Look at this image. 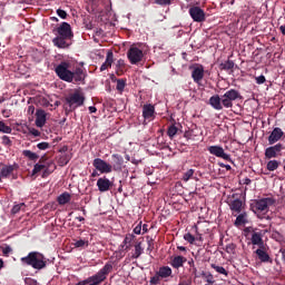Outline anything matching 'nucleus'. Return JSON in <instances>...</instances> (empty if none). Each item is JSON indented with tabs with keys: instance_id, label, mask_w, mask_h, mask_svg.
Here are the masks:
<instances>
[{
	"instance_id": "obj_1",
	"label": "nucleus",
	"mask_w": 285,
	"mask_h": 285,
	"mask_svg": "<svg viewBox=\"0 0 285 285\" xmlns=\"http://www.w3.org/2000/svg\"><path fill=\"white\" fill-rule=\"evenodd\" d=\"M57 37L52 39L53 46L56 48H60L62 50H68L72 46V38L75 33H72V27L70 23L62 22L57 29Z\"/></svg>"
},
{
	"instance_id": "obj_2",
	"label": "nucleus",
	"mask_w": 285,
	"mask_h": 285,
	"mask_svg": "<svg viewBox=\"0 0 285 285\" xmlns=\"http://www.w3.org/2000/svg\"><path fill=\"white\" fill-rule=\"evenodd\" d=\"M22 266H31L35 271H43L48 266V258L40 252H30L20 258Z\"/></svg>"
},
{
	"instance_id": "obj_3",
	"label": "nucleus",
	"mask_w": 285,
	"mask_h": 285,
	"mask_svg": "<svg viewBox=\"0 0 285 285\" xmlns=\"http://www.w3.org/2000/svg\"><path fill=\"white\" fill-rule=\"evenodd\" d=\"M65 100L69 106V109L66 108V112H72V110H77V108H81V106H83L86 102V95L81 89H76L72 94H69Z\"/></svg>"
},
{
	"instance_id": "obj_4",
	"label": "nucleus",
	"mask_w": 285,
	"mask_h": 285,
	"mask_svg": "<svg viewBox=\"0 0 285 285\" xmlns=\"http://www.w3.org/2000/svg\"><path fill=\"white\" fill-rule=\"evenodd\" d=\"M274 204V198H261L253 200V203L250 204V208L253 213H268L271 206H273Z\"/></svg>"
},
{
	"instance_id": "obj_5",
	"label": "nucleus",
	"mask_w": 285,
	"mask_h": 285,
	"mask_svg": "<svg viewBox=\"0 0 285 285\" xmlns=\"http://www.w3.org/2000/svg\"><path fill=\"white\" fill-rule=\"evenodd\" d=\"M112 272V264L107 263L99 272L91 276V281L87 285H101L108 278V274Z\"/></svg>"
},
{
	"instance_id": "obj_6",
	"label": "nucleus",
	"mask_w": 285,
	"mask_h": 285,
	"mask_svg": "<svg viewBox=\"0 0 285 285\" xmlns=\"http://www.w3.org/2000/svg\"><path fill=\"white\" fill-rule=\"evenodd\" d=\"M55 72L62 81L72 83V71L70 70V62L62 61L56 67Z\"/></svg>"
},
{
	"instance_id": "obj_7",
	"label": "nucleus",
	"mask_w": 285,
	"mask_h": 285,
	"mask_svg": "<svg viewBox=\"0 0 285 285\" xmlns=\"http://www.w3.org/2000/svg\"><path fill=\"white\" fill-rule=\"evenodd\" d=\"M242 99V95L236 89H229L222 96V105L224 108H233V101Z\"/></svg>"
},
{
	"instance_id": "obj_8",
	"label": "nucleus",
	"mask_w": 285,
	"mask_h": 285,
	"mask_svg": "<svg viewBox=\"0 0 285 285\" xmlns=\"http://www.w3.org/2000/svg\"><path fill=\"white\" fill-rule=\"evenodd\" d=\"M127 58L131 66H137V63L144 60V51L137 47H130L127 51Z\"/></svg>"
},
{
	"instance_id": "obj_9",
	"label": "nucleus",
	"mask_w": 285,
	"mask_h": 285,
	"mask_svg": "<svg viewBox=\"0 0 285 285\" xmlns=\"http://www.w3.org/2000/svg\"><path fill=\"white\" fill-rule=\"evenodd\" d=\"M92 166L96 168V170L101 173V175H108L112 173V165L106 163V160L101 158L94 159Z\"/></svg>"
},
{
	"instance_id": "obj_10",
	"label": "nucleus",
	"mask_w": 285,
	"mask_h": 285,
	"mask_svg": "<svg viewBox=\"0 0 285 285\" xmlns=\"http://www.w3.org/2000/svg\"><path fill=\"white\" fill-rule=\"evenodd\" d=\"M207 150L210 155H214V157L225 159V161H230V164H233V159L230 158V155L224 151V147L215 145V146H209Z\"/></svg>"
},
{
	"instance_id": "obj_11",
	"label": "nucleus",
	"mask_w": 285,
	"mask_h": 285,
	"mask_svg": "<svg viewBox=\"0 0 285 285\" xmlns=\"http://www.w3.org/2000/svg\"><path fill=\"white\" fill-rule=\"evenodd\" d=\"M282 150H284V145H282L281 142L267 147L265 149V159H275L277 157H282Z\"/></svg>"
},
{
	"instance_id": "obj_12",
	"label": "nucleus",
	"mask_w": 285,
	"mask_h": 285,
	"mask_svg": "<svg viewBox=\"0 0 285 285\" xmlns=\"http://www.w3.org/2000/svg\"><path fill=\"white\" fill-rule=\"evenodd\" d=\"M189 17H191L193 21L196 23H204V21H206V12L200 7L189 8Z\"/></svg>"
},
{
	"instance_id": "obj_13",
	"label": "nucleus",
	"mask_w": 285,
	"mask_h": 285,
	"mask_svg": "<svg viewBox=\"0 0 285 285\" xmlns=\"http://www.w3.org/2000/svg\"><path fill=\"white\" fill-rule=\"evenodd\" d=\"M111 173H121L124 170V156L119 154L111 155Z\"/></svg>"
},
{
	"instance_id": "obj_14",
	"label": "nucleus",
	"mask_w": 285,
	"mask_h": 285,
	"mask_svg": "<svg viewBox=\"0 0 285 285\" xmlns=\"http://www.w3.org/2000/svg\"><path fill=\"white\" fill-rule=\"evenodd\" d=\"M14 170H19V165L14 163L13 165H3L0 168V179H8Z\"/></svg>"
},
{
	"instance_id": "obj_15",
	"label": "nucleus",
	"mask_w": 285,
	"mask_h": 285,
	"mask_svg": "<svg viewBox=\"0 0 285 285\" xmlns=\"http://www.w3.org/2000/svg\"><path fill=\"white\" fill-rule=\"evenodd\" d=\"M235 197H237V194L232 195L233 200L228 202V206L233 213H236L237 215H239V213H242L244 203L242 202V199L235 198Z\"/></svg>"
},
{
	"instance_id": "obj_16",
	"label": "nucleus",
	"mask_w": 285,
	"mask_h": 285,
	"mask_svg": "<svg viewBox=\"0 0 285 285\" xmlns=\"http://www.w3.org/2000/svg\"><path fill=\"white\" fill-rule=\"evenodd\" d=\"M112 186H115V184L110 181V179H108L106 176L97 180V187L100 193H108Z\"/></svg>"
},
{
	"instance_id": "obj_17",
	"label": "nucleus",
	"mask_w": 285,
	"mask_h": 285,
	"mask_svg": "<svg viewBox=\"0 0 285 285\" xmlns=\"http://www.w3.org/2000/svg\"><path fill=\"white\" fill-rule=\"evenodd\" d=\"M86 77H88V73H86V69L77 67L75 71H72L71 83L72 81H76V83L83 82L86 81Z\"/></svg>"
},
{
	"instance_id": "obj_18",
	"label": "nucleus",
	"mask_w": 285,
	"mask_h": 285,
	"mask_svg": "<svg viewBox=\"0 0 285 285\" xmlns=\"http://www.w3.org/2000/svg\"><path fill=\"white\" fill-rule=\"evenodd\" d=\"M188 262V258L181 256V255H176L170 257L169 264L171 267H174L176 271H179V268H184V265Z\"/></svg>"
},
{
	"instance_id": "obj_19",
	"label": "nucleus",
	"mask_w": 285,
	"mask_h": 285,
	"mask_svg": "<svg viewBox=\"0 0 285 285\" xmlns=\"http://www.w3.org/2000/svg\"><path fill=\"white\" fill-rule=\"evenodd\" d=\"M191 79L194 80L195 83H202V81L204 80V66L203 65H197L196 67L193 68Z\"/></svg>"
},
{
	"instance_id": "obj_20",
	"label": "nucleus",
	"mask_w": 285,
	"mask_h": 285,
	"mask_svg": "<svg viewBox=\"0 0 285 285\" xmlns=\"http://www.w3.org/2000/svg\"><path fill=\"white\" fill-rule=\"evenodd\" d=\"M142 117L146 121L155 119V105L147 104L142 106Z\"/></svg>"
},
{
	"instance_id": "obj_21",
	"label": "nucleus",
	"mask_w": 285,
	"mask_h": 285,
	"mask_svg": "<svg viewBox=\"0 0 285 285\" xmlns=\"http://www.w3.org/2000/svg\"><path fill=\"white\" fill-rule=\"evenodd\" d=\"M284 137V131L279 127H275L271 135L268 136V144L269 146H273V144H277L279 139Z\"/></svg>"
},
{
	"instance_id": "obj_22",
	"label": "nucleus",
	"mask_w": 285,
	"mask_h": 285,
	"mask_svg": "<svg viewBox=\"0 0 285 285\" xmlns=\"http://www.w3.org/2000/svg\"><path fill=\"white\" fill-rule=\"evenodd\" d=\"M46 110L43 109H37L36 111V126L37 128H43L46 126Z\"/></svg>"
},
{
	"instance_id": "obj_23",
	"label": "nucleus",
	"mask_w": 285,
	"mask_h": 285,
	"mask_svg": "<svg viewBox=\"0 0 285 285\" xmlns=\"http://www.w3.org/2000/svg\"><path fill=\"white\" fill-rule=\"evenodd\" d=\"M209 106H212L214 110H224V105L222 104V97H219V95H214L209 98Z\"/></svg>"
},
{
	"instance_id": "obj_24",
	"label": "nucleus",
	"mask_w": 285,
	"mask_h": 285,
	"mask_svg": "<svg viewBox=\"0 0 285 285\" xmlns=\"http://www.w3.org/2000/svg\"><path fill=\"white\" fill-rule=\"evenodd\" d=\"M112 61H115V55L109 50L107 52L106 61L100 67V72L108 70V68H112Z\"/></svg>"
},
{
	"instance_id": "obj_25",
	"label": "nucleus",
	"mask_w": 285,
	"mask_h": 285,
	"mask_svg": "<svg viewBox=\"0 0 285 285\" xmlns=\"http://www.w3.org/2000/svg\"><path fill=\"white\" fill-rule=\"evenodd\" d=\"M156 273H158L161 279L173 277V268H170L169 266H161Z\"/></svg>"
},
{
	"instance_id": "obj_26",
	"label": "nucleus",
	"mask_w": 285,
	"mask_h": 285,
	"mask_svg": "<svg viewBox=\"0 0 285 285\" xmlns=\"http://www.w3.org/2000/svg\"><path fill=\"white\" fill-rule=\"evenodd\" d=\"M255 253H256L258 259H259L261 262H263L264 264H266V263H268V262H273V261L271 259V255H268V253H266V250H264L262 247L258 248V249H256Z\"/></svg>"
},
{
	"instance_id": "obj_27",
	"label": "nucleus",
	"mask_w": 285,
	"mask_h": 285,
	"mask_svg": "<svg viewBox=\"0 0 285 285\" xmlns=\"http://www.w3.org/2000/svg\"><path fill=\"white\" fill-rule=\"evenodd\" d=\"M70 199H72V196L68 191H65L58 196L57 202L59 206H66V204H70Z\"/></svg>"
},
{
	"instance_id": "obj_28",
	"label": "nucleus",
	"mask_w": 285,
	"mask_h": 285,
	"mask_svg": "<svg viewBox=\"0 0 285 285\" xmlns=\"http://www.w3.org/2000/svg\"><path fill=\"white\" fill-rule=\"evenodd\" d=\"M244 224H248V214L246 212L239 213L236 217L234 226H244Z\"/></svg>"
},
{
	"instance_id": "obj_29",
	"label": "nucleus",
	"mask_w": 285,
	"mask_h": 285,
	"mask_svg": "<svg viewBox=\"0 0 285 285\" xmlns=\"http://www.w3.org/2000/svg\"><path fill=\"white\" fill-rule=\"evenodd\" d=\"M252 244L254 246H261V248H264V240L262 239V235L259 233H254L252 235Z\"/></svg>"
},
{
	"instance_id": "obj_30",
	"label": "nucleus",
	"mask_w": 285,
	"mask_h": 285,
	"mask_svg": "<svg viewBox=\"0 0 285 285\" xmlns=\"http://www.w3.org/2000/svg\"><path fill=\"white\" fill-rule=\"evenodd\" d=\"M135 240V235L132 234H127L125 236V239L122 242V244L120 245L121 248H124L125 246V250H128L130 248V244H132V242Z\"/></svg>"
},
{
	"instance_id": "obj_31",
	"label": "nucleus",
	"mask_w": 285,
	"mask_h": 285,
	"mask_svg": "<svg viewBox=\"0 0 285 285\" xmlns=\"http://www.w3.org/2000/svg\"><path fill=\"white\" fill-rule=\"evenodd\" d=\"M279 166H282V161L279 160H269L267 163V170H269V173H274V170H277V168H279Z\"/></svg>"
},
{
	"instance_id": "obj_32",
	"label": "nucleus",
	"mask_w": 285,
	"mask_h": 285,
	"mask_svg": "<svg viewBox=\"0 0 285 285\" xmlns=\"http://www.w3.org/2000/svg\"><path fill=\"white\" fill-rule=\"evenodd\" d=\"M142 253H144V248L141 247V243H137L135 245V253L131 255V258L139 259V257H141Z\"/></svg>"
},
{
	"instance_id": "obj_33",
	"label": "nucleus",
	"mask_w": 285,
	"mask_h": 285,
	"mask_svg": "<svg viewBox=\"0 0 285 285\" xmlns=\"http://www.w3.org/2000/svg\"><path fill=\"white\" fill-rule=\"evenodd\" d=\"M23 157H27L30 161H37L39 159V155L26 149L22 151Z\"/></svg>"
},
{
	"instance_id": "obj_34",
	"label": "nucleus",
	"mask_w": 285,
	"mask_h": 285,
	"mask_svg": "<svg viewBox=\"0 0 285 285\" xmlns=\"http://www.w3.org/2000/svg\"><path fill=\"white\" fill-rule=\"evenodd\" d=\"M235 68V62L233 60H227L220 63V70H233Z\"/></svg>"
},
{
	"instance_id": "obj_35",
	"label": "nucleus",
	"mask_w": 285,
	"mask_h": 285,
	"mask_svg": "<svg viewBox=\"0 0 285 285\" xmlns=\"http://www.w3.org/2000/svg\"><path fill=\"white\" fill-rule=\"evenodd\" d=\"M69 163H70V156H68V155L59 156V158H58L59 166H68Z\"/></svg>"
},
{
	"instance_id": "obj_36",
	"label": "nucleus",
	"mask_w": 285,
	"mask_h": 285,
	"mask_svg": "<svg viewBox=\"0 0 285 285\" xmlns=\"http://www.w3.org/2000/svg\"><path fill=\"white\" fill-rule=\"evenodd\" d=\"M212 268H214L216 273H219V275H225L226 277H228V272L223 266L212 264Z\"/></svg>"
},
{
	"instance_id": "obj_37",
	"label": "nucleus",
	"mask_w": 285,
	"mask_h": 285,
	"mask_svg": "<svg viewBox=\"0 0 285 285\" xmlns=\"http://www.w3.org/2000/svg\"><path fill=\"white\" fill-rule=\"evenodd\" d=\"M0 132H4L6 135H10L12 132V127L6 125V122L0 121Z\"/></svg>"
},
{
	"instance_id": "obj_38",
	"label": "nucleus",
	"mask_w": 285,
	"mask_h": 285,
	"mask_svg": "<svg viewBox=\"0 0 285 285\" xmlns=\"http://www.w3.org/2000/svg\"><path fill=\"white\" fill-rule=\"evenodd\" d=\"M178 130H179V129L177 128V126L170 125V126L168 127V130H167L168 137H169L170 139H173V137H175V135H177Z\"/></svg>"
},
{
	"instance_id": "obj_39",
	"label": "nucleus",
	"mask_w": 285,
	"mask_h": 285,
	"mask_svg": "<svg viewBox=\"0 0 285 285\" xmlns=\"http://www.w3.org/2000/svg\"><path fill=\"white\" fill-rule=\"evenodd\" d=\"M202 277H205L207 284H215V277L210 273L202 272Z\"/></svg>"
},
{
	"instance_id": "obj_40",
	"label": "nucleus",
	"mask_w": 285,
	"mask_h": 285,
	"mask_svg": "<svg viewBox=\"0 0 285 285\" xmlns=\"http://www.w3.org/2000/svg\"><path fill=\"white\" fill-rule=\"evenodd\" d=\"M125 88H126V80L125 79H117L116 90H118V92H124Z\"/></svg>"
},
{
	"instance_id": "obj_41",
	"label": "nucleus",
	"mask_w": 285,
	"mask_h": 285,
	"mask_svg": "<svg viewBox=\"0 0 285 285\" xmlns=\"http://www.w3.org/2000/svg\"><path fill=\"white\" fill-rule=\"evenodd\" d=\"M193 175H195V169H189L183 175V180L188 181L193 179Z\"/></svg>"
},
{
	"instance_id": "obj_42",
	"label": "nucleus",
	"mask_w": 285,
	"mask_h": 285,
	"mask_svg": "<svg viewBox=\"0 0 285 285\" xmlns=\"http://www.w3.org/2000/svg\"><path fill=\"white\" fill-rule=\"evenodd\" d=\"M75 248H83V246H88V240L79 239L73 243Z\"/></svg>"
},
{
	"instance_id": "obj_43",
	"label": "nucleus",
	"mask_w": 285,
	"mask_h": 285,
	"mask_svg": "<svg viewBox=\"0 0 285 285\" xmlns=\"http://www.w3.org/2000/svg\"><path fill=\"white\" fill-rule=\"evenodd\" d=\"M43 168H46V165L36 164L32 169V175H37V174L41 173V170H43Z\"/></svg>"
},
{
	"instance_id": "obj_44",
	"label": "nucleus",
	"mask_w": 285,
	"mask_h": 285,
	"mask_svg": "<svg viewBox=\"0 0 285 285\" xmlns=\"http://www.w3.org/2000/svg\"><path fill=\"white\" fill-rule=\"evenodd\" d=\"M235 248H237V246L234 243H230L226 245L225 250L229 255H233L235 253Z\"/></svg>"
},
{
	"instance_id": "obj_45",
	"label": "nucleus",
	"mask_w": 285,
	"mask_h": 285,
	"mask_svg": "<svg viewBox=\"0 0 285 285\" xmlns=\"http://www.w3.org/2000/svg\"><path fill=\"white\" fill-rule=\"evenodd\" d=\"M174 0H154V3H156V6H171Z\"/></svg>"
},
{
	"instance_id": "obj_46",
	"label": "nucleus",
	"mask_w": 285,
	"mask_h": 285,
	"mask_svg": "<svg viewBox=\"0 0 285 285\" xmlns=\"http://www.w3.org/2000/svg\"><path fill=\"white\" fill-rule=\"evenodd\" d=\"M22 208H26V204L21 203V204L14 205L11 209V213L13 215H17V213H19Z\"/></svg>"
},
{
	"instance_id": "obj_47",
	"label": "nucleus",
	"mask_w": 285,
	"mask_h": 285,
	"mask_svg": "<svg viewBox=\"0 0 285 285\" xmlns=\"http://www.w3.org/2000/svg\"><path fill=\"white\" fill-rule=\"evenodd\" d=\"M161 276L156 272L155 276L150 277L149 284L157 285L159 284Z\"/></svg>"
},
{
	"instance_id": "obj_48",
	"label": "nucleus",
	"mask_w": 285,
	"mask_h": 285,
	"mask_svg": "<svg viewBox=\"0 0 285 285\" xmlns=\"http://www.w3.org/2000/svg\"><path fill=\"white\" fill-rule=\"evenodd\" d=\"M184 239L185 242H188V244H195V237L193 236V234L187 233L184 235Z\"/></svg>"
},
{
	"instance_id": "obj_49",
	"label": "nucleus",
	"mask_w": 285,
	"mask_h": 285,
	"mask_svg": "<svg viewBox=\"0 0 285 285\" xmlns=\"http://www.w3.org/2000/svg\"><path fill=\"white\" fill-rule=\"evenodd\" d=\"M147 244H148L147 250L153 253V250L155 249V243L153 238H150V236H147Z\"/></svg>"
},
{
	"instance_id": "obj_50",
	"label": "nucleus",
	"mask_w": 285,
	"mask_h": 285,
	"mask_svg": "<svg viewBox=\"0 0 285 285\" xmlns=\"http://www.w3.org/2000/svg\"><path fill=\"white\" fill-rule=\"evenodd\" d=\"M37 148L39 150H48V148H50V144L47 141H42L37 145Z\"/></svg>"
},
{
	"instance_id": "obj_51",
	"label": "nucleus",
	"mask_w": 285,
	"mask_h": 285,
	"mask_svg": "<svg viewBox=\"0 0 285 285\" xmlns=\"http://www.w3.org/2000/svg\"><path fill=\"white\" fill-rule=\"evenodd\" d=\"M24 284L26 285H38L39 283L35 278L27 277V278H24Z\"/></svg>"
},
{
	"instance_id": "obj_52",
	"label": "nucleus",
	"mask_w": 285,
	"mask_h": 285,
	"mask_svg": "<svg viewBox=\"0 0 285 285\" xmlns=\"http://www.w3.org/2000/svg\"><path fill=\"white\" fill-rule=\"evenodd\" d=\"M178 285H193V281L190 278H180Z\"/></svg>"
},
{
	"instance_id": "obj_53",
	"label": "nucleus",
	"mask_w": 285,
	"mask_h": 285,
	"mask_svg": "<svg viewBox=\"0 0 285 285\" xmlns=\"http://www.w3.org/2000/svg\"><path fill=\"white\" fill-rule=\"evenodd\" d=\"M2 144L3 146H12V140L8 136H2Z\"/></svg>"
},
{
	"instance_id": "obj_54",
	"label": "nucleus",
	"mask_w": 285,
	"mask_h": 285,
	"mask_svg": "<svg viewBox=\"0 0 285 285\" xmlns=\"http://www.w3.org/2000/svg\"><path fill=\"white\" fill-rule=\"evenodd\" d=\"M57 14L58 17H60V19H67L68 17V13L66 12V10H62V9H58Z\"/></svg>"
},
{
	"instance_id": "obj_55",
	"label": "nucleus",
	"mask_w": 285,
	"mask_h": 285,
	"mask_svg": "<svg viewBox=\"0 0 285 285\" xmlns=\"http://www.w3.org/2000/svg\"><path fill=\"white\" fill-rule=\"evenodd\" d=\"M29 132H30V135H33V137H40L41 136V131H39L36 128H29Z\"/></svg>"
},
{
	"instance_id": "obj_56",
	"label": "nucleus",
	"mask_w": 285,
	"mask_h": 285,
	"mask_svg": "<svg viewBox=\"0 0 285 285\" xmlns=\"http://www.w3.org/2000/svg\"><path fill=\"white\" fill-rule=\"evenodd\" d=\"M256 83H258V85L266 83V77L264 75L258 76L256 78Z\"/></svg>"
},
{
	"instance_id": "obj_57",
	"label": "nucleus",
	"mask_w": 285,
	"mask_h": 285,
	"mask_svg": "<svg viewBox=\"0 0 285 285\" xmlns=\"http://www.w3.org/2000/svg\"><path fill=\"white\" fill-rule=\"evenodd\" d=\"M91 279H92V276L88 277L87 279L78 282L76 285H87V284H90V282H92Z\"/></svg>"
},
{
	"instance_id": "obj_58",
	"label": "nucleus",
	"mask_w": 285,
	"mask_h": 285,
	"mask_svg": "<svg viewBox=\"0 0 285 285\" xmlns=\"http://www.w3.org/2000/svg\"><path fill=\"white\" fill-rule=\"evenodd\" d=\"M135 235H141V222L134 228Z\"/></svg>"
},
{
	"instance_id": "obj_59",
	"label": "nucleus",
	"mask_w": 285,
	"mask_h": 285,
	"mask_svg": "<svg viewBox=\"0 0 285 285\" xmlns=\"http://www.w3.org/2000/svg\"><path fill=\"white\" fill-rule=\"evenodd\" d=\"M3 255H10L12 253V248L10 246H7L2 249Z\"/></svg>"
},
{
	"instance_id": "obj_60",
	"label": "nucleus",
	"mask_w": 285,
	"mask_h": 285,
	"mask_svg": "<svg viewBox=\"0 0 285 285\" xmlns=\"http://www.w3.org/2000/svg\"><path fill=\"white\" fill-rule=\"evenodd\" d=\"M184 137H185V139H193V132L191 131H186L184 134Z\"/></svg>"
},
{
	"instance_id": "obj_61",
	"label": "nucleus",
	"mask_w": 285,
	"mask_h": 285,
	"mask_svg": "<svg viewBox=\"0 0 285 285\" xmlns=\"http://www.w3.org/2000/svg\"><path fill=\"white\" fill-rule=\"evenodd\" d=\"M28 114H29V115H35V106L30 105V106L28 107Z\"/></svg>"
},
{
	"instance_id": "obj_62",
	"label": "nucleus",
	"mask_w": 285,
	"mask_h": 285,
	"mask_svg": "<svg viewBox=\"0 0 285 285\" xmlns=\"http://www.w3.org/2000/svg\"><path fill=\"white\" fill-rule=\"evenodd\" d=\"M117 66H118V68H124L126 66V63L124 62V60L120 59L117 61Z\"/></svg>"
},
{
	"instance_id": "obj_63",
	"label": "nucleus",
	"mask_w": 285,
	"mask_h": 285,
	"mask_svg": "<svg viewBox=\"0 0 285 285\" xmlns=\"http://www.w3.org/2000/svg\"><path fill=\"white\" fill-rule=\"evenodd\" d=\"M89 112H91V114L97 112V107H95V106L89 107Z\"/></svg>"
},
{
	"instance_id": "obj_64",
	"label": "nucleus",
	"mask_w": 285,
	"mask_h": 285,
	"mask_svg": "<svg viewBox=\"0 0 285 285\" xmlns=\"http://www.w3.org/2000/svg\"><path fill=\"white\" fill-rule=\"evenodd\" d=\"M279 30H281L282 35L285 36V24H282V26L279 27Z\"/></svg>"
}]
</instances>
